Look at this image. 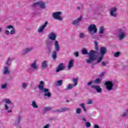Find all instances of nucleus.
I'll list each match as a JSON object with an SVG mask.
<instances>
[{
    "label": "nucleus",
    "mask_w": 128,
    "mask_h": 128,
    "mask_svg": "<svg viewBox=\"0 0 128 128\" xmlns=\"http://www.w3.org/2000/svg\"><path fill=\"white\" fill-rule=\"evenodd\" d=\"M94 50H90V52H88V50L86 48H83L82 50V54H88V58L86 60V64H92V62L96 60V54H98V42L95 41L94 42Z\"/></svg>",
    "instance_id": "nucleus-1"
},
{
    "label": "nucleus",
    "mask_w": 128,
    "mask_h": 128,
    "mask_svg": "<svg viewBox=\"0 0 128 128\" xmlns=\"http://www.w3.org/2000/svg\"><path fill=\"white\" fill-rule=\"evenodd\" d=\"M40 84L38 86V88L41 92H44V94H43L44 96L52 98V94L50 92V90L44 88V81H40Z\"/></svg>",
    "instance_id": "nucleus-2"
},
{
    "label": "nucleus",
    "mask_w": 128,
    "mask_h": 128,
    "mask_svg": "<svg viewBox=\"0 0 128 128\" xmlns=\"http://www.w3.org/2000/svg\"><path fill=\"white\" fill-rule=\"evenodd\" d=\"M54 50L52 52V57L54 60H56L57 56L56 54H58V52H60V44H58V41L56 40L54 42Z\"/></svg>",
    "instance_id": "nucleus-3"
},
{
    "label": "nucleus",
    "mask_w": 128,
    "mask_h": 128,
    "mask_svg": "<svg viewBox=\"0 0 128 128\" xmlns=\"http://www.w3.org/2000/svg\"><path fill=\"white\" fill-rule=\"evenodd\" d=\"M108 52V50H106V47H101L100 48V52L99 54L100 55V56L98 58L97 62L96 64H100V62L102 60H104V55Z\"/></svg>",
    "instance_id": "nucleus-4"
},
{
    "label": "nucleus",
    "mask_w": 128,
    "mask_h": 128,
    "mask_svg": "<svg viewBox=\"0 0 128 128\" xmlns=\"http://www.w3.org/2000/svg\"><path fill=\"white\" fill-rule=\"evenodd\" d=\"M31 6L33 8H36V6H38V8H42V10H44L46 8V2L42 0L33 3L32 4Z\"/></svg>",
    "instance_id": "nucleus-5"
},
{
    "label": "nucleus",
    "mask_w": 128,
    "mask_h": 128,
    "mask_svg": "<svg viewBox=\"0 0 128 128\" xmlns=\"http://www.w3.org/2000/svg\"><path fill=\"white\" fill-rule=\"evenodd\" d=\"M108 92H110V90H114V84L112 81H106L104 84Z\"/></svg>",
    "instance_id": "nucleus-6"
},
{
    "label": "nucleus",
    "mask_w": 128,
    "mask_h": 128,
    "mask_svg": "<svg viewBox=\"0 0 128 128\" xmlns=\"http://www.w3.org/2000/svg\"><path fill=\"white\" fill-rule=\"evenodd\" d=\"M117 36L119 40H124L126 38V32L122 30V29L120 28L118 30Z\"/></svg>",
    "instance_id": "nucleus-7"
},
{
    "label": "nucleus",
    "mask_w": 128,
    "mask_h": 128,
    "mask_svg": "<svg viewBox=\"0 0 128 128\" xmlns=\"http://www.w3.org/2000/svg\"><path fill=\"white\" fill-rule=\"evenodd\" d=\"M62 12H56L52 13V16L54 20H62V18L60 17V16Z\"/></svg>",
    "instance_id": "nucleus-8"
},
{
    "label": "nucleus",
    "mask_w": 128,
    "mask_h": 128,
    "mask_svg": "<svg viewBox=\"0 0 128 128\" xmlns=\"http://www.w3.org/2000/svg\"><path fill=\"white\" fill-rule=\"evenodd\" d=\"M88 30L90 32H93V34H96L98 32V28H96V26L94 24H92L90 25L88 28Z\"/></svg>",
    "instance_id": "nucleus-9"
},
{
    "label": "nucleus",
    "mask_w": 128,
    "mask_h": 128,
    "mask_svg": "<svg viewBox=\"0 0 128 128\" xmlns=\"http://www.w3.org/2000/svg\"><path fill=\"white\" fill-rule=\"evenodd\" d=\"M46 52L47 54H50V52L52 50V42H47L46 43Z\"/></svg>",
    "instance_id": "nucleus-10"
},
{
    "label": "nucleus",
    "mask_w": 128,
    "mask_h": 128,
    "mask_svg": "<svg viewBox=\"0 0 128 128\" xmlns=\"http://www.w3.org/2000/svg\"><path fill=\"white\" fill-rule=\"evenodd\" d=\"M22 116L20 115L18 118H17V120L15 121L14 123V124L15 126H16V128H22V126H18V124H20V122H22Z\"/></svg>",
    "instance_id": "nucleus-11"
},
{
    "label": "nucleus",
    "mask_w": 128,
    "mask_h": 128,
    "mask_svg": "<svg viewBox=\"0 0 128 128\" xmlns=\"http://www.w3.org/2000/svg\"><path fill=\"white\" fill-rule=\"evenodd\" d=\"M118 10L116 7H114L110 10V16H113V18H116V12Z\"/></svg>",
    "instance_id": "nucleus-12"
},
{
    "label": "nucleus",
    "mask_w": 128,
    "mask_h": 128,
    "mask_svg": "<svg viewBox=\"0 0 128 128\" xmlns=\"http://www.w3.org/2000/svg\"><path fill=\"white\" fill-rule=\"evenodd\" d=\"M90 88L96 90L97 92H98V94H100V92H102V90L100 88V86L98 85V86L91 85Z\"/></svg>",
    "instance_id": "nucleus-13"
},
{
    "label": "nucleus",
    "mask_w": 128,
    "mask_h": 128,
    "mask_svg": "<svg viewBox=\"0 0 128 128\" xmlns=\"http://www.w3.org/2000/svg\"><path fill=\"white\" fill-rule=\"evenodd\" d=\"M82 16H80V18H78L76 20L72 22V24L73 26H78L80 24V22H82Z\"/></svg>",
    "instance_id": "nucleus-14"
},
{
    "label": "nucleus",
    "mask_w": 128,
    "mask_h": 128,
    "mask_svg": "<svg viewBox=\"0 0 128 128\" xmlns=\"http://www.w3.org/2000/svg\"><path fill=\"white\" fill-rule=\"evenodd\" d=\"M66 110H72V109L66 108H62L57 110H53L54 112H66Z\"/></svg>",
    "instance_id": "nucleus-15"
},
{
    "label": "nucleus",
    "mask_w": 128,
    "mask_h": 128,
    "mask_svg": "<svg viewBox=\"0 0 128 128\" xmlns=\"http://www.w3.org/2000/svg\"><path fill=\"white\" fill-rule=\"evenodd\" d=\"M65 70L64 66V63H61L58 64L57 68H56V72H60V70Z\"/></svg>",
    "instance_id": "nucleus-16"
},
{
    "label": "nucleus",
    "mask_w": 128,
    "mask_h": 128,
    "mask_svg": "<svg viewBox=\"0 0 128 128\" xmlns=\"http://www.w3.org/2000/svg\"><path fill=\"white\" fill-rule=\"evenodd\" d=\"M48 38L49 40H50L52 41H56V35L54 32H52L49 35H48Z\"/></svg>",
    "instance_id": "nucleus-17"
},
{
    "label": "nucleus",
    "mask_w": 128,
    "mask_h": 128,
    "mask_svg": "<svg viewBox=\"0 0 128 128\" xmlns=\"http://www.w3.org/2000/svg\"><path fill=\"white\" fill-rule=\"evenodd\" d=\"M6 28H8L9 30H10V34H16V29L14 28L13 26L10 25V26H6Z\"/></svg>",
    "instance_id": "nucleus-18"
},
{
    "label": "nucleus",
    "mask_w": 128,
    "mask_h": 128,
    "mask_svg": "<svg viewBox=\"0 0 128 128\" xmlns=\"http://www.w3.org/2000/svg\"><path fill=\"white\" fill-rule=\"evenodd\" d=\"M30 66L32 68H33V70H38V66L36 64V60H34V62L31 64Z\"/></svg>",
    "instance_id": "nucleus-19"
},
{
    "label": "nucleus",
    "mask_w": 128,
    "mask_h": 128,
    "mask_svg": "<svg viewBox=\"0 0 128 128\" xmlns=\"http://www.w3.org/2000/svg\"><path fill=\"white\" fill-rule=\"evenodd\" d=\"M32 50H34L33 47L26 48L24 50L23 52H22V54L24 56V54H28V52H32Z\"/></svg>",
    "instance_id": "nucleus-20"
},
{
    "label": "nucleus",
    "mask_w": 128,
    "mask_h": 128,
    "mask_svg": "<svg viewBox=\"0 0 128 128\" xmlns=\"http://www.w3.org/2000/svg\"><path fill=\"white\" fill-rule=\"evenodd\" d=\"M41 66L44 70H46V68H48V61L46 60L42 61L41 64Z\"/></svg>",
    "instance_id": "nucleus-21"
},
{
    "label": "nucleus",
    "mask_w": 128,
    "mask_h": 128,
    "mask_svg": "<svg viewBox=\"0 0 128 128\" xmlns=\"http://www.w3.org/2000/svg\"><path fill=\"white\" fill-rule=\"evenodd\" d=\"M74 60H70L69 61L68 66V70H70L74 66Z\"/></svg>",
    "instance_id": "nucleus-22"
},
{
    "label": "nucleus",
    "mask_w": 128,
    "mask_h": 128,
    "mask_svg": "<svg viewBox=\"0 0 128 128\" xmlns=\"http://www.w3.org/2000/svg\"><path fill=\"white\" fill-rule=\"evenodd\" d=\"M10 74V70H8V67L6 66L4 67L3 74Z\"/></svg>",
    "instance_id": "nucleus-23"
},
{
    "label": "nucleus",
    "mask_w": 128,
    "mask_h": 128,
    "mask_svg": "<svg viewBox=\"0 0 128 128\" xmlns=\"http://www.w3.org/2000/svg\"><path fill=\"white\" fill-rule=\"evenodd\" d=\"M104 32V28L102 26H100L99 28L98 34H102Z\"/></svg>",
    "instance_id": "nucleus-24"
},
{
    "label": "nucleus",
    "mask_w": 128,
    "mask_h": 128,
    "mask_svg": "<svg viewBox=\"0 0 128 128\" xmlns=\"http://www.w3.org/2000/svg\"><path fill=\"white\" fill-rule=\"evenodd\" d=\"M4 102L6 104H12V106H14V103L10 102V99H8V98L4 99Z\"/></svg>",
    "instance_id": "nucleus-25"
},
{
    "label": "nucleus",
    "mask_w": 128,
    "mask_h": 128,
    "mask_svg": "<svg viewBox=\"0 0 128 128\" xmlns=\"http://www.w3.org/2000/svg\"><path fill=\"white\" fill-rule=\"evenodd\" d=\"M78 78H74L72 80V82H74V86H76V84H78Z\"/></svg>",
    "instance_id": "nucleus-26"
},
{
    "label": "nucleus",
    "mask_w": 128,
    "mask_h": 128,
    "mask_svg": "<svg viewBox=\"0 0 128 128\" xmlns=\"http://www.w3.org/2000/svg\"><path fill=\"white\" fill-rule=\"evenodd\" d=\"M56 86H62V80H60L57 81L56 83Z\"/></svg>",
    "instance_id": "nucleus-27"
},
{
    "label": "nucleus",
    "mask_w": 128,
    "mask_h": 128,
    "mask_svg": "<svg viewBox=\"0 0 128 128\" xmlns=\"http://www.w3.org/2000/svg\"><path fill=\"white\" fill-rule=\"evenodd\" d=\"M31 106H32L34 108H38V106L36 105V101H32Z\"/></svg>",
    "instance_id": "nucleus-28"
},
{
    "label": "nucleus",
    "mask_w": 128,
    "mask_h": 128,
    "mask_svg": "<svg viewBox=\"0 0 128 128\" xmlns=\"http://www.w3.org/2000/svg\"><path fill=\"white\" fill-rule=\"evenodd\" d=\"M6 64L7 66H10L12 64V61L10 60V58H8L6 62Z\"/></svg>",
    "instance_id": "nucleus-29"
},
{
    "label": "nucleus",
    "mask_w": 128,
    "mask_h": 128,
    "mask_svg": "<svg viewBox=\"0 0 128 128\" xmlns=\"http://www.w3.org/2000/svg\"><path fill=\"white\" fill-rule=\"evenodd\" d=\"M128 109H127L125 112H124L122 114L120 115V116L122 118H124L126 116V114H128Z\"/></svg>",
    "instance_id": "nucleus-30"
},
{
    "label": "nucleus",
    "mask_w": 128,
    "mask_h": 128,
    "mask_svg": "<svg viewBox=\"0 0 128 128\" xmlns=\"http://www.w3.org/2000/svg\"><path fill=\"white\" fill-rule=\"evenodd\" d=\"M100 82H102V79H100V78H97L95 79V80H94V82L96 84H100Z\"/></svg>",
    "instance_id": "nucleus-31"
},
{
    "label": "nucleus",
    "mask_w": 128,
    "mask_h": 128,
    "mask_svg": "<svg viewBox=\"0 0 128 128\" xmlns=\"http://www.w3.org/2000/svg\"><path fill=\"white\" fill-rule=\"evenodd\" d=\"M74 88V85L72 84H68V85L66 86V90H72Z\"/></svg>",
    "instance_id": "nucleus-32"
},
{
    "label": "nucleus",
    "mask_w": 128,
    "mask_h": 128,
    "mask_svg": "<svg viewBox=\"0 0 128 128\" xmlns=\"http://www.w3.org/2000/svg\"><path fill=\"white\" fill-rule=\"evenodd\" d=\"M79 106L80 108H82L84 110V112H86V106H84V103L80 104H79Z\"/></svg>",
    "instance_id": "nucleus-33"
},
{
    "label": "nucleus",
    "mask_w": 128,
    "mask_h": 128,
    "mask_svg": "<svg viewBox=\"0 0 128 128\" xmlns=\"http://www.w3.org/2000/svg\"><path fill=\"white\" fill-rule=\"evenodd\" d=\"M1 88L2 90H6V88H8V84H4L1 85Z\"/></svg>",
    "instance_id": "nucleus-34"
},
{
    "label": "nucleus",
    "mask_w": 128,
    "mask_h": 128,
    "mask_svg": "<svg viewBox=\"0 0 128 128\" xmlns=\"http://www.w3.org/2000/svg\"><path fill=\"white\" fill-rule=\"evenodd\" d=\"M44 30V28L43 26H41L38 28V32L39 33L42 32Z\"/></svg>",
    "instance_id": "nucleus-35"
},
{
    "label": "nucleus",
    "mask_w": 128,
    "mask_h": 128,
    "mask_svg": "<svg viewBox=\"0 0 128 128\" xmlns=\"http://www.w3.org/2000/svg\"><path fill=\"white\" fill-rule=\"evenodd\" d=\"M76 112L77 114H80L82 113V109L80 108H77Z\"/></svg>",
    "instance_id": "nucleus-36"
},
{
    "label": "nucleus",
    "mask_w": 128,
    "mask_h": 128,
    "mask_svg": "<svg viewBox=\"0 0 128 128\" xmlns=\"http://www.w3.org/2000/svg\"><path fill=\"white\" fill-rule=\"evenodd\" d=\"M28 86V84L26 82H23L22 85V87L24 89L26 90Z\"/></svg>",
    "instance_id": "nucleus-37"
},
{
    "label": "nucleus",
    "mask_w": 128,
    "mask_h": 128,
    "mask_svg": "<svg viewBox=\"0 0 128 128\" xmlns=\"http://www.w3.org/2000/svg\"><path fill=\"white\" fill-rule=\"evenodd\" d=\"M51 110L52 108L48 106L44 108V112H48L49 110Z\"/></svg>",
    "instance_id": "nucleus-38"
},
{
    "label": "nucleus",
    "mask_w": 128,
    "mask_h": 128,
    "mask_svg": "<svg viewBox=\"0 0 128 128\" xmlns=\"http://www.w3.org/2000/svg\"><path fill=\"white\" fill-rule=\"evenodd\" d=\"M48 24V21H46L44 22V24L42 26L44 28H46V26Z\"/></svg>",
    "instance_id": "nucleus-39"
},
{
    "label": "nucleus",
    "mask_w": 128,
    "mask_h": 128,
    "mask_svg": "<svg viewBox=\"0 0 128 128\" xmlns=\"http://www.w3.org/2000/svg\"><path fill=\"white\" fill-rule=\"evenodd\" d=\"M120 52H118L114 54V58H118L120 56Z\"/></svg>",
    "instance_id": "nucleus-40"
},
{
    "label": "nucleus",
    "mask_w": 128,
    "mask_h": 128,
    "mask_svg": "<svg viewBox=\"0 0 128 128\" xmlns=\"http://www.w3.org/2000/svg\"><path fill=\"white\" fill-rule=\"evenodd\" d=\"M90 126H92V124H90V122H86V128H90Z\"/></svg>",
    "instance_id": "nucleus-41"
},
{
    "label": "nucleus",
    "mask_w": 128,
    "mask_h": 128,
    "mask_svg": "<svg viewBox=\"0 0 128 128\" xmlns=\"http://www.w3.org/2000/svg\"><path fill=\"white\" fill-rule=\"evenodd\" d=\"M80 38H84V33H80Z\"/></svg>",
    "instance_id": "nucleus-42"
},
{
    "label": "nucleus",
    "mask_w": 128,
    "mask_h": 128,
    "mask_svg": "<svg viewBox=\"0 0 128 128\" xmlns=\"http://www.w3.org/2000/svg\"><path fill=\"white\" fill-rule=\"evenodd\" d=\"M87 104H92V99L88 100V101L87 102Z\"/></svg>",
    "instance_id": "nucleus-43"
},
{
    "label": "nucleus",
    "mask_w": 128,
    "mask_h": 128,
    "mask_svg": "<svg viewBox=\"0 0 128 128\" xmlns=\"http://www.w3.org/2000/svg\"><path fill=\"white\" fill-rule=\"evenodd\" d=\"M74 56L76 57V58H78L79 56V54H78V52H74Z\"/></svg>",
    "instance_id": "nucleus-44"
},
{
    "label": "nucleus",
    "mask_w": 128,
    "mask_h": 128,
    "mask_svg": "<svg viewBox=\"0 0 128 128\" xmlns=\"http://www.w3.org/2000/svg\"><path fill=\"white\" fill-rule=\"evenodd\" d=\"M50 124H48L44 126L43 128H50Z\"/></svg>",
    "instance_id": "nucleus-45"
},
{
    "label": "nucleus",
    "mask_w": 128,
    "mask_h": 128,
    "mask_svg": "<svg viewBox=\"0 0 128 128\" xmlns=\"http://www.w3.org/2000/svg\"><path fill=\"white\" fill-rule=\"evenodd\" d=\"M106 74V72H102L101 74L99 76L100 78H104V75Z\"/></svg>",
    "instance_id": "nucleus-46"
},
{
    "label": "nucleus",
    "mask_w": 128,
    "mask_h": 128,
    "mask_svg": "<svg viewBox=\"0 0 128 128\" xmlns=\"http://www.w3.org/2000/svg\"><path fill=\"white\" fill-rule=\"evenodd\" d=\"M128 68V65L127 64H124L123 66V70H126Z\"/></svg>",
    "instance_id": "nucleus-47"
},
{
    "label": "nucleus",
    "mask_w": 128,
    "mask_h": 128,
    "mask_svg": "<svg viewBox=\"0 0 128 128\" xmlns=\"http://www.w3.org/2000/svg\"><path fill=\"white\" fill-rule=\"evenodd\" d=\"M4 33L6 36H8L10 34V31H8V30H5Z\"/></svg>",
    "instance_id": "nucleus-48"
},
{
    "label": "nucleus",
    "mask_w": 128,
    "mask_h": 128,
    "mask_svg": "<svg viewBox=\"0 0 128 128\" xmlns=\"http://www.w3.org/2000/svg\"><path fill=\"white\" fill-rule=\"evenodd\" d=\"M102 65L103 66H106V63L104 62H102Z\"/></svg>",
    "instance_id": "nucleus-49"
},
{
    "label": "nucleus",
    "mask_w": 128,
    "mask_h": 128,
    "mask_svg": "<svg viewBox=\"0 0 128 128\" xmlns=\"http://www.w3.org/2000/svg\"><path fill=\"white\" fill-rule=\"evenodd\" d=\"M92 81H90L87 84V86H90L91 84H92Z\"/></svg>",
    "instance_id": "nucleus-50"
},
{
    "label": "nucleus",
    "mask_w": 128,
    "mask_h": 128,
    "mask_svg": "<svg viewBox=\"0 0 128 128\" xmlns=\"http://www.w3.org/2000/svg\"><path fill=\"white\" fill-rule=\"evenodd\" d=\"M4 106H5V110H8V105L5 104Z\"/></svg>",
    "instance_id": "nucleus-51"
},
{
    "label": "nucleus",
    "mask_w": 128,
    "mask_h": 128,
    "mask_svg": "<svg viewBox=\"0 0 128 128\" xmlns=\"http://www.w3.org/2000/svg\"><path fill=\"white\" fill-rule=\"evenodd\" d=\"M82 120H83V122H86V118H82Z\"/></svg>",
    "instance_id": "nucleus-52"
},
{
    "label": "nucleus",
    "mask_w": 128,
    "mask_h": 128,
    "mask_svg": "<svg viewBox=\"0 0 128 128\" xmlns=\"http://www.w3.org/2000/svg\"><path fill=\"white\" fill-rule=\"evenodd\" d=\"M94 128H100V126L98 124H95Z\"/></svg>",
    "instance_id": "nucleus-53"
},
{
    "label": "nucleus",
    "mask_w": 128,
    "mask_h": 128,
    "mask_svg": "<svg viewBox=\"0 0 128 128\" xmlns=\"http://www.w3.org/2000/svg\"><path fill=\"white\" fill-rule=\"evenodd\" d=\"M96 64V63H93V64H92V68H94V64Z\"/></svg>",
    "instance_id": "nucleus-54"
},
{
    "label": "nucleus",
    "mask_w": 128,
    "mask_h": 128,
    "mask_svg": "<svg viewBox=\"0 0 128 128\" xmlns=\"http://www.w3.org/2000/svg\"><path fill=\"white\" fill-rule=\"evenodd\" d=\"M2 32V28H0V32Z\"/></svg>",
    "instance_id": "nucleus-55"
},
{
    "label": "nucleus",
    "mask_w": 128,
    "mask_h": 128,
    "mask_svg": "<svg viewBox=\"0 0 128 128\" xmlns=\"http://www.w3.org/2000/svg\"><path fill=\"white\" fill-rule=\"evenodd\" d=\"M12 112V110H8V112L10 113V112Z\"/></svg>",
    "instance_id": "nucleus-56"
},
{
    "label": "nucleus",
    "mask_w": 128,
    "mask_h": 128,
    "mask_svg": "<svg viewBox=\"0 0 128 128\" xmlns=\"http://www.w3.org/2000/svg\"><path fill=\"white\" fill-rule=\"evenodd\" d=\"M78 10H80V6H78Z\"/></svg>",
    "instance_id": "nucleus-57"
},
{
    "label": "nucleus",
    "mask_w": 128,
    "mask_h": 128,
    "mask_svg": "<svg viewBox=\"0 0 128 128\" xmlns=\"http://www.w3.org/2000/svg\"><path fill=\"white\" fill-rule=\"evenodd\" d=\"M66 102H68V100H66Z\"/></svg>",
    "instance_id": "nucleus-58"
},
{
    "label": "nucleus",
    "mask_w": 128,
    "mask_h": 128,
    "mask_svg": "<svg viewBox=\"0 0 128 128\" xmlns=\"http://www.w3.org/2000/svg\"><path fill=\"white\" fill-rule=\"evenodd\" d=\"M100 36H102V35H100Z\"/></svg>",
    "instance_id": "nucleus-59"
}]
</instances>
